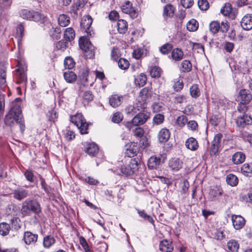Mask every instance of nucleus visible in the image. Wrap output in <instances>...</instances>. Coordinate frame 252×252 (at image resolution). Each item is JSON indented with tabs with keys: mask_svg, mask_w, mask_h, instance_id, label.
<instances>
[{
	"mask_svg": "<svg viewBox=\"0 0 252 252\" xmlns=\"http://www.w3.org/2000/svg\"><path fill=\"white\" fill-rule=\"evenodd\" d=\"M22 110L20 105H14L4 118L5 124L9 126H12L14 122L19 124L21 131H24L25 125L21 116Z\"/></svg>",
	"mask_w": 252,
	"mask_h": 252,
	"instance_id": "obj_1",
	"label": "nucleus"
},
{
	"mask_svg": "<svg viewBox=\"0 0 252 252\" xmlns=\"http://www.w3.org/2000/svg\"><path fill=\"white\" fill-rule=\"evenodd\" d=\"M21 213L24 216H30L32 213L38 214L41 212L39 203L35 199H28L22 203Z\"/></svg>",
	"mask_w": 252,
	"mask_h": 252,
	"instance_id": "obj_2",
	"label": "nucleus"
},
{
	"mask_svg": "<svg viewBox=\"0 0 252 252\" xmlns=\"http://www.w3.org/2000/svg\"><path fill=\"white\" fill-rule=\"evenodd\" d=\"M70 121L72 123V125L76 126L82 134L88 133V124L86 123L82 114L78 113L71 116Z\"/></svg>",
	"mask_w": 252,
	"mask_h": 252,
	"instance_id": "obj_3",
	"label": "nucleus"
},
{
	"mask_svg": "<svg viewBox=\"0 0 252 252\" xmlns=\"http://www.w3.org/2000/svg\"><path fill=\"white\" fill-rule=\"evenodd\" d=\"M79 44L80 49L86 53L87 58L92 59L94 57L95 48L87 38H80Z\"/></svg>",
	"mask_w": 252,
	"mask_h": 252,
	"instance_id": "obj_4",
	"label": "nucleus"
},
{
	"mask_svg": "<svg viewBox=\"0 0 252 252\" xmlns=\"http://www.w3.org/2000/svg\"><path fill=\"white\" fill-rule=\"evenodd\" d=\"M150 118V114L148 113H139L136 115L130 122L126 123V126L129 130L133 126H139L145 124Z\"/></svg>",
	"mask_w": 252,
	"mask_h": 252,
	"instance_id": "obj_5",
	"label": "nucleus"
},
{
	"mask_svg": "<svg viewBox=\"0 0 252 252\" xmlns=\"http://www.w3.org/2000/svg\"><path fill=\"white\" fill-rule=\"evenodd\" d=\"M19 15L21 17L24 19L35 22L42 21L45 18L44 16L39 12L30 11L26 9L21 10L19 12Z\"/></svg>",
	"mask_w": 252,
	"mask_h": 252,
	"instance_id": "obj_6",
	"label": "nucleus"
},
{
	"mask_svg": "<svg viewBox=\"0 0 252 252\" xmlns=\"http://www.w3.org/2000/svg\"><path fill=\"white\" fill-rule=\"evenodd\" d=\"M92 22L93 19L90 15L84 16L81 22V26L82 28L85 30L88 36H92V35L94 34L93 32L92 33L93 31L91 27Z\"/></svg>",
	"mask_w": 252,
	"mask_h": 252,
	"instance_id": "obj_7",
	"label": "nucleus"
},
{
	"mask_svg": "<svg viewBox=\"0 0 252 252\" xmlns=\"http://www.w3.org/2000/svg\"><path fill=\"white\" fill-rule=\"evenodd\" d=\"M121 9L123 12L128 14L132 19H134L138 16V12L132 6L131 3L129 1H126L122 6Z\"/></svg>",
	"mask_w": 252,
	"mask_h": 252,
	"instance_id": "obj_8",
	"label": "nucleus"
},
{
	"mask_svg": "<svg viewBox=\"0 0 252 252\" xmlns=\"http://www.w3.org/2000/svg\"><path fill=\"white\" fill-rule=\"evenodd\" d=\"M139 150L137 143L130 142L126 145V154L129 157L136 155Z\"/></svg>",
	"mask_w": 252,
	"mask_h": 252,
	"instance_id": "obj_9",
	"label": "nucleus"
},
{
	"mask_svg": "<svg viewBox=\"0 0 252 252\" xmlns=\"http://www.w3.org/2000/svg\"><path fill=\"white\" fill-rule=\"evenodd\" d=\"M231 220L233 227L236 230H239L242 228L246 223L245 219L240 215H232Z\"/></svg>",
	"mask_w": 252,
	"mask_h": 252,
	"instance_id": "obj_10",
	"label": "nucleus"
},
{
	"mask_svg": "<svg viewBox=\"0 0 252 252\" xmlns=\"http://www.w3.org/2000/svg\"><path fill=\"white\" fill-rule=\"evenodd\" d=\"M222 189L220 186H215L211 187L209 192V197L211 201H215L218 197L221 195Z\"/></svg>",
	"mask_w": 252,
	"mask_h": 252,
	"instance_id": "obj_11",
	"label": "nucleus"
},
{
	"mask_svg": "<svg viewBox=\"0 0 252 252\" xmlns=\"http://www.w3.org/2000/svg\"><path fill=\"white\" fill-rule=\"evenodd\" d=\"M238 98L239 100H241L242 104H246L250 102L252 98V95L248 90L243 89L239 92Z\"/></svg>",
	"mask_w": 252,
	"mask_h": 252,
	"instance_id": "obj_12",
	"label": "nucleus"
},
{
	"mask_svg": "<svg viewBox=\"0 0 252 252\" xmlns=\"http://www.w3.org/2000/svg\"><path fill=\"white\" fill-rule=\"evenodd\" d=\"M12 194L14 198L21 201L29 195V191L22 188H19L14 189Z\"/></svg>",
	"mask_w": 252,
	"mask_h": 252,
	"instance_id": "obj_13",
	"label": "nucleus"
},
{
	"mask_svg": "<svg viewBox=\"0 0 252 252\" xmlns=\"http://www.w3.org/2000/svg\"><path fill=\"white\" fill-rule=\"evenodd\" d=\"M79 95L82 98L83 103L85 105L92 101L94 97L93 92L90 90L81 91L79 93Z\"/></svg>",
	"mask_w": 252,
	"mask_h": 252,
	"instance_id": "obj_14",
	"label": "nucleus"
},
{
	"mask_svg": "<svg viewBox=\"0 0 252 252\" xmlns=\"http://www.w3.org/2000/svg\"><path fill=\"white\" fill-rule=\"evenodd\" d=\"M183 164L182 160L177 158H171L168 162L169 167L173 171H179L182 168Z\"/></svg>",
	"mask_w": 252,
	"mask_h": 252,
	"instance_id": "obj_15",
	"label": "nucleus"
},
{
	"mask_svg": "<svg viewBox=\"0 0 252 252\" xmlns=\"http://www.w3.org/2000/svg\"><path fill=\"white\" fill-rule=\"evenodd\" d=\"M241 25L246 31L252 29V14H247L242 19Z\"/></svg>",
	"mask_w": 252,
	"mask_h": 252,
	"instance_id": "obj_16",
	"label": "nucleus"
},
{
	"mask_svg": "<svg viewBox=\"0 0 252 252\" xmlns=\"http://www.w3.org/2000/svg\"><path fill=\"white\" fill-rule=\"evenodd\" d=\"M38 235L33 234L30 231H26L24 235L23 239L27 245L34 244L37 241Z\"/></svg>",
	"mask_w": 252,
	"mask_h": 252,
	"instance_id": "obj_17",
	"label": "nucleus"
},
{
	"mask_svg": "<svg viewBox=\"0 0 252 252\" xmlns=\"http://www.w3.org/2000/svg\"><path fill=\"white\" fill-rule=\"evenodd\" d=\"M236 123L238 126L244 127L252 123V118L248 115H243L237 118Z\"/></svg>",
	"mask_w": 252,
	"mask_h": 252,
	"instance_id": "obj_18",
	"label": "nucleus"
},
{
	"mask_svg": "<svg viewBox=\"0 0 252 252\" xmlns=\"http://www.w3.org/2000/svg\"><path fill=\"white\" fill-rule=\"evenodd\" d=\"M170 136V132L166 128H162L158 132V139L160 143H165L168 140Z\"/></svg>",
	"mask_w": 252,
	"mask_h": 252,
	"instance_id": "obj_19",
	"label": "nucleus"
},
{
	"mask_svg": "<svg viewBox=\"0 0 252 252\" xmlns=\"http://www.w3.org/2000/svg\"><path fill=\"white\" fill-rule=\"evenodd\" d=\"M221 13L225 16H228L230 19H234L235 15L232 12L231 5L229 3H226L220 10Z\"/></svg>",
	"mask_w": 252,
	"mask_h": 252,
	"instance_id": "obj_20",
	"label": "nucleus"
},
{
	"mask_svg": "<svg viewBox=\"0 0 252 252\" xmlns=\"http://www.w3.org/2000/svg\"><path fill=\"white\" fill-rule=\"evenodd\" d=\"M246 159V156L244 153L241 152L235 153L232 157V161L235 164H240L244 162Z\"/></svg>",
	"mask_w": 252,
	"mask_h": 252,
	"instance_id": "obj_21",
	"label": "nucleus"
},
{
	"mask_svg": "<svg viewBox=\"0 0 252 252\" xmlns=\"http://www.w3.org/2000/svg\"><path fill=\"white\" fill-rule=\"evenodd\" d=\"M159 249L162 252H171L173 250L172 242L167 240L161 241L159 244Z\"/></svg>",
	"mask_w": 252,
	"mask_h": 252,
	"instance_id": "obj_22",
	"label": "nucleus"
},
{
	"mask_svg": "<svg viewBox=\"0 0 252 252\" xmlns=\"http://www.w3.org/2000/svg\"><path fill=\"white\" fill-rule=\"evenodd\" d=\"M86 152L91 157H94L98 152V147L94 143H89L87 145Z\"/></svg>",
	"mask_w": 252,
	"mask_h": 252,
	"instance_id": "obj_23",
	"label": "nucleus"
},
{
	"mask_svg": "<svg viewBox=\"0 0 252 252\" xmlns=\"http://www.w3.org/2000/svg\"><path fill=\"white\" fill-rule=\"evenodd\" d=\"M160 158L157 157H151L148 160V166L150 169H156L160 163Z\"/></svg>",
	"mask_w": 252,
	"mask_h": 252,
	"instance_id": "obj_24",
	"label": "nucleus"
},
{
	"mask_svg": "<svg viewBox=\"0 0 252 252\" xmlns=\"http://www.w3.org/2000/svg\"><path fill=\"white\" fill-rule=\"evenodd\" d=\"M186 146L191 151H195L198 147L197 140L193 137H190L187 139L186 142Z\"/></svg>",
	"mask_w": 252,
	"mask_h": 252,
	"instance_id": "obj_25",
	"label": "nucleus"
},
{
	"mask_svg": "<svg viewBox=\"0 0 252 252\" xmlns=\"http://www.w3.org/2000/svg\"><path fill=\"white\" fill-rule=\"evenodd\" d=\"M123 97L117 94L112 95L109 98V104L113 107L119 106L122 102Z\"/></svg>",
	"mask_w": 252,
	"mask_h": 252,
	"instance_id": "obj_26",
	"label": "nucleus"
},
{
	"mask_svg": "<svg viewBox=\"0 0 252 252\" xmlns=\"http://www.w3.org/2000/svg\"><path fill=\"white\" fill-rule=\"evenodd\" d=\"M16 75L17 78V83L18 84L21 83H26L27 81V76L23 69L18 68L16 70Z\"/></svg>",
	"mask_w": 252,
	"mask_h": 252,
	"instance_id": "obj_27",
	"label": "nucleus"
},
{
	"mask_svg": "<svg viewBox=\"0 0 252 252\" xmlns=\"http://www.w3.org/2000/svg\"><path fill=\"white\" fill-rule=\"evenodd\" d=\"M227 248L229 252H237L239 244L236 240L232 239L227 242Z\"/></svg>",
	"mask_w": 252,
	"mask_h": 252,
	"instance_id": "obj_28",
	"label": "nucleus"
},
{
	"mask_svg": "<svg viewBox=\"0 0 252 252\" xmlns=\"http://www.w3.org/2000/svg\"><path fill=\"white\" fill-rule=\"evenodd\" d=\"M242 173L247 177L252 176V163H245L241 167Z\"/></svg>",
	"mask_w": 252,
	"mask_h": 252,
	"instance_id": "obj_29",
	"label": "nucleus"
},
{
	"mask_svg": "<svg viewBox=\"0 0 252 252\" xmlns=\"http://www.w3.org/2000/svg\"><path fill=\"white\" fill-rule=\"evenodd\" d=\"M117 30L121 34H124L127 30V23L126 21L121 19L117 22Z\"/></svg>",
	"mask_w": 252,
	"mask_h": 252,
	"instance_id": "obj_30",
	"label": "nucleus"
},
{
	"mask_svg": "<svg viewBox=\"0 0 252 252\" xmlns=\"http://www.w3.org/2000/svg\"><path fill=\"white\" fill-rule=\"evenodd\" d=\"M75 36V32L72 28H68L65 30L63 33V37L65 40L70 41L74 38Z\"/></svg>",
	"mask_w": 252,
	"mask_h": 252,
	"instance_id": "obj_31",
	"label": "nucleus"
},
{
	"mask_svg": "<svg viewBox=\"0 0 252 252\" xmlns=\"http://www.w3.org/2000/svg\"><path fill=\"white\" fill-rule=\"evenodd\" d=\"M63 76L65 81L70 83H73L77 79V76L75 73L70 70L65 71L63 74Z\"/></svg>",
	"mask_w": 252,
	"mask_h": 252,
	"instance_id": "obj_32",
	"label": "nucleus"
},
{
	"mask_svg": "<svg viewBox=\"0 0 252 252\" xmlns=\"http://www.w3.org/2000/svg\"><path fill=\"white\" fill-rule=\"evenodd\" d=\"M184 53L182 50L179 48L173 49L171 52L172 58L176 61H180L183 59Z\"/></svg>",
	"mask_w": 252,
	"mask_h": 252,
	"instance_id": "obj_33",
	"label": "nucleus"
},
{
	"mask_svg": "<svg viewBox=\"0 0 252 252\" xmlns=\"http://www.w3.org/2000/svg\"><path fill=\"white\" fill-rule=\"evenodd\" d=\"M70 23V18L65 14H61L58 17V23L62 27L67 26Z\"/></svg>",
	"mask_w": 252,
	"mask_h": 252,
	"instance_id": "obj_34",
	"label": "nucleus"
},
{
	"mask_svg": "<svg viewBox=\"0 0 252 252\" xmlns=\"http://www.w3.org/2000/svg\"><path fill=\"white\" fill-rule=\"evenodd\" d=\"M120 172H119V171H115V173L118 175H125L126 176H129V175L133 174V172L130 169L128 165H124V166H122L120 168Z\"/></svg>",
	"mask_w": 252,
	"mask_h": 252,
	"instance_id": "obj_35",
	"label": "nucleus"
},
{
	"mask_svg": "<svg viewBox=\"0 0 252 252\" xmlns=\"http://www.w3.org/2000/svg\"><path fill=\"white\" fill-rule=\"evenodd\" d=\"M226 181L230 186L235 187L238 183V179L235 175L229 174L226 177Z\"/></svg>",
	"mask_w": 252,
	"mask_h": 252,
	"instance_id": "obj_36",
	"label": "nucleus"
},
{
	"mask_svg": "<svg viewBox=\"0 0 252 252\" xmlns=\"http://www.w3.org/2000/svg\"><path fill=\"white\" fill-rule=\"evenodd\" d=\"M187 28L189 32L196 31L198 28V22L194 19H191L188 22L187 24Z\"/></svg>",
	"mask_w": 252,
	"mask_h": 252,
	"instance_id": "obj_37",
	"label": "nucleus"
},
{
	"mask_svg": "<svg viewBox=\"0 0 252 252\" xmlns=\"http://www.w3.org/2000/svg\"><path fill=\"white\" fill-rule=\"evenodd\" d=\"M140 95L143 101H144L147 98L151 97L152 95V91L150 89L145 87L141 90Z\"/></svg>",
	"mask_w": 252,
	"mask_h": 252,
	"instance_id": "obj_38",
	"label": "nucleus"
},
{
	"mask_svg": "<svg viewBox=\"0 0 252 252\" xmlns=\"http://www.w3.org/2000/svg\"><path fill=\"white\" fill-rule=\"evenodd\" d=\"M175 9L171 4L166 5L163 8V16L172 17L173 16Z\"/></svg>",
	"mask_w": 252,
	"mask_h": 252,
	"instance_id": "obj_39",
	"label": "nucleus"
},
{
	"mask_svg": "<svg viewBox=\"0 0 252 252\" xmlns=\"http://www.w3.org/2000/svg\"><path fill=\"white\" fill-rule=\"evenodd\" d=\"M147 81V77L146 76L141 73L140 75H138L135 78V83L136 85L139 86V87L143 86L146 83Z\"/></svg>",
	"mask_w": 252,
	"mask_h": 252,
	"instance_id": "obj_40",
	"label": "nucleus"
},
{
	"mask_svg": "<svg viewBox=\"0 0 252 252\" xmlns=\"http://www.w3.org/2000/svg\"><path fill=\"white\" fill-rule=\"evenodd\" d=\"M10 230V226L9 224L6 222L0 223V234L2 236H6L8 234Z\"/></svg>",
	"mask_w": 252,
	"mask_h": 252,
	"instance_id": "obj_41",
	"label": "nucleus"
},
{
	"mask_svg": "<svg viewBox=\"0 0 252 252\" xmlns=\"http://www.w3.org/2000/svg\"><path fill=\"white\" fill-rule=\"evenodd\" d=\"M223 231L219 229H214L211 232V237L217 240H221L224 237Z\"/></svg>",
	"mask_w": 252,
	"mask_h": 252,
	"instance_id": "obj_42",
	"label": "nucleus"
},
{
	"mask_svg": "<svg viewBox=\"0 0 252 252\" xmlns=\"http://www.w3.org/2000/svg\"><path fill=\"white\" fill-rule=\"evenodd\" d=\"M192 69V64L188 60H184L181 63V70L184 72H188Z\"/></svg>",
	"mask_w": 252,
	"mask_h": 252,
	"instance_id": "obj_43",
	"label": "nucleus"
},
{
	"mask_svg": "<svg viewBox=\"0 0 252 252\" xmlns=\"http://www.w3.org/2000/svg\"><path fill=\"white\" fill-rule=\"evenodd\" d=\"M64 134L65 138L68 140H71L75 138V133L71 129V126L66 127L64 130Z\"/></svg>",
	"mask_w": 252,
	"mask_h": 252,
	"instance_id": "obj_44",
	"label": "nucleus"
},
{
	"mask_svg": "<svg viewBox=\"0 0 252 252\" xmlns=\"http://www.w3.org/2000/svg\"><path fill=\"white\" fill-rule=\"evenodd\" d=\"M55 242V240L51 236H47L43 239V246L45 248H48L53 245Z\"/></svg>",
	"mask_w": 252,
	"mask_h": 252,
	"instance_id": "obj_45",
	"label": "nucleus"
},
{
	"mask_svg": "<svg viewBox=\"0 0 252 252\" xmlns=\"http://www.w3.org/2000/svg\"><path fill=\"white\" fill-rule=\"evenodd\" d=\"M138 215L145 220H146L151 223L152 224L154 223V220L149 215H147L144 210H141L139 209H136Z\"/></svg>",
	"mask_w": 252,
	"mask_h": 252,
	"instance_id": "obj_46",
	"label": "nucleus"
},
{
	"mask_svg": "<svg viewBox=\"0 0 252 252\" xmlns=\"http://www.w3.org/2000/svg\"><path fill=\"white\" fill-rule=\"evenodd\" d=\"M75 62L70 57H67L64 60V65L65 68L72 69L75 66Z\"/></svg>",
	"mask_w": 252,
	"mask_h": 252,
	"instance_id": "obj_47",
	"label": "nucleus"
},
{
	"mask_svg": "<svg viewBox=\"0 0 252 252\" xmlns=\"http://www.w3.org/2000/svg\"><path fill=\"white\" fill-rule=\"evenodd\" d=\"M12 3V0H0V8L3 12L8 9Z\"/></svg>",
	"mask_w": 252,
	"mask_h": 252,
	"instance_id": "obj_48",
	"label": "nucleus"
},
{
	"mask_svg": "<svg viewBox=\"0 0 252 252\" xmlns=\"http://www.w3.org/2000/svg\"><path fill=\"white\" fill-rule=\"evenodd\" d=\"M190 94L191 96L194 98L198 97L200 95V90L197 85L194 84L190 88Z\"/></svg>",
	"mask_w": 252,
	"mask_h": 252,
	"instance_id": "obj_49",
	"label": "nucleus"
},
{
	"mask_svg": "<svg viewBox=\"0 0 252 252\" xmlns=\"http://www.w3.org/2000/svg\"><path fill=\"white\" fill-rule=\"evenodd\" d=\"M188 122V119L186 116L184 115H182L179 116L177 120L176 123L180 128L183 127Z\"/></svg>",
	"mask_w": 252,
	"mask_h": 252,
	"instance_id": "obj_50",
	"label": "nucleus"
},
{
	"mask_svg": "<svg viewBox=\"0 0 252 252\" xmlns=\"http://www.w3.org/2000/svg\"><path fill=\"white\" fill-rule=\"evenodd\" d=\"M150 72L152 77H159L161 74V69L160 67L155 66L152 67Z\"/></svg>",
	"mask_w": 252,
	"mask_h": 252,
	"instance_id": "obj_51",
	"label": "nucleus"
},
{
	"mask_svg": "<svg viewBox=\"0 0 252 252\" xmlns=\"http://www.w3.org/2000/svg\"><path fill=\"white\" fill-rule=\"evenodd\" d=\"M138 159L136 158H133L130 159L128 166H129L130 169L132 170L133 174L135 173L138 169Z\"/></svg>",
	"mask_w": 252,
	"mask_h": 252,
	"instance_id": "obj_52",
	"label": "nucleus"
},
{
	"mask_svg": "<svg viewBox=\"0 0 252 252\" xmlns=\"http://www.w3.org/2000/svg\"><path fill=\"white\" fill-rule=\"evenodd\" d=\"M118 65L120 68L126 70L128 68L129 63L127 60L124 58H120L118 62Z\"/></svg>",
	"mask_w": 252,
	"mask_h": 252,
	"instance_id": "obj_53",
	"label": "nucleus"
},
{
	"mask_svg": "<svg viewBox=\"0 0 252 252\" xmlns=\"http://www.w3.org/2000/svg\"><path fill=\"white\" fill-rule=\"evenodd\" d=\"M209 27L210 30L213 33H216L220 30V24L218 21L212 22Z\"/></svg>",
	"mask_w": 252,
	"mask_h": 252,
	"instance_id": "obj_54",
	"label": "nucleus"
},
{
	"mask_svg": "<svg viewBox=\"0 0 252 252\" xmlns=\"http://www.w3.org/2000/svg\"><path fill=\"white\" fill-rule=\"evenodd\" d=\"M164 120V116L161 114H157L153 118V123L156 125L162 124Z\"/></svg>",
	"mask_w": 252,
	"mask_h": 252,
	"instance_id": "obj_55",
	"label": "nucleus"
},
{
	"mask_svg": "<svg viewBox=\"0 0 252 252\" xmlns=\"http://www.w3.org/2000/svg\"><path fill=\"white\" fill-rule=\"evenodd\" d=\"M198 5L200 10L206 11L209 7V3L207 0H198Z\"/></svg>",
	"mask_w": 252,
	"mask_h": 252,
	"instance_id": "obj_56",
	"label": "nucleus"
},
{
	"mask_svg": "<svg viewBox=\"0 0 252 252\" xmlns=\"http://www.w3.org/2000/svg\"><path fill=\"white\" fill-rule=\"evenodd\" d=\"M174 84L173 87L176 92L180 91L184 87L183 81L180 79H176L174 81Z\"/></svg>",
	"mask_w": 252,
	"mask_h": 252,
	"instance_id": "obj_57",
	"label": "nucleus"
},
{
	"mask_svg": "<svg viewBox=\"0 0 252 252\" xmlns=\"http://www.w3.org/2000/svg\"><path fill=\"white\" fill-rule=\"evenodd\" d=\"M24 27L23 25L20 24L17 26L16 37L18 38V41L21 40L24 35Z\"/></svg>",
	"mask_w": 252,
	"mask_h": 252,
	"instance_id": "obj_58",
	"label": "nucleus"
},
{
	"mask_svg": "<svg viewBox=\"0 0 252 252\" xmlns=\"http://www.w3.org/2000/svg\"><path fill=\"white\" fill-rule=\"evenodd\" d=\"M189 187V183L187 180H184L181 183V192L182 194H186L187 193Z\"/></svg>",
	"mask_w": 252,
	"mask_h": 252,
	"instance_id": "obj_59",
	"label": "nucleus"
},
{
	"mask_svg": "<svg viewBox=\"0 0 252 252\" xmlns=\"http://www.w3.org/2000/svg\"><path fill=\"white\" fill-rule=\"evenodd\" d=\"M6 83V70L4 67L0 68V85Z\"/></svg>",
	"mask_w": 252,
	"mask_h": 252,
	"instance_id": "obj_60",
	"label": "nucleus"
},
{
	"mask_svg": "<svg viewBox=\"0 0 252 252\" xmlns=\"http://www.w3.org/2000/svg\"><path fill=\"white\" fill-rule=\"evenodd\" d=\"M53 30L54 32L52 33V31H51L50 35L54 38L58 39L61 36V33L62 32L61 28L60 27H56L55 28H53Z\"/></svg>",
	"mask_w": 252,
	"mask_h": 252,
	"instance_id": "obj_61",
	"label": "nucleus"
},
{
	"mask_svg": "<svg viewBox=\"0 0 252 252\" xmlns=\"http://www.w3.org/2000/svg\"><path fill=\"white\" fill-rule=\"evenodd\" d=\"M172 47L171 44H165L160 47V51L163 54H167L171 51Z\"/></svg>",
	"mask_w": 252,
	"mask_h": 252,
	"instance_id": "obj_62",
	"label": "nucleus"
},
{
	"mask_svg": "<svg viewBox=\"0 0 252 252\" xmlns=\"http://www.w3.org/2000/svg\"><path fill=\"white\" fill-rule=\"evenodd\" d=\"M187 101L186 97L183 94H177L174 97V102L176 103H183Z\"/></svg>",
	"mask_w": 252,
	"mask_h": 252,
	"instance_id": "obj_63",
	"label": "nucleus"
},
{
	"mask_svg": "<svg viewBox=\"0 0 252 252\" xmlns=\"http://www.w3.org/2000/svg\"><path fill=\"white\" fill-rule=\"evenodd\" d=\"M137 112L142 111L147 107V104L143 101L142 102L138 101L134 105Z\"/></svg>",
	"mask_w": 252,
	"mask_h": 252,
	"instance_id": "obj_64",
	"label": "nucleus"
}]
</instances>
